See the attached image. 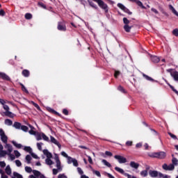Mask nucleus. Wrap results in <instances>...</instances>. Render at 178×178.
I'll return each instance as SVG.
<instances>
[{
  "mask_svg": "<svg viewBox=\"0 0 178 178\" xmlns=\"http://www.w3.org/2000/svg\"><path fill=\"white\" fill-rule=\"evenodd\" d=\"M150 158H159V159H165L166 153L165 152H155L152 155H149Z\"/></svg>",
  "mask_w": 178,
  "mask_h": 178,
  "instance_id": "f257e3e1",
  "label": "nucleus"
},
{
  "mask_svg": "<svg viewBox=\"0 0 178 178\" xmlns=\"http://www.w3.org/2000/svg\"><path fill=\"white\" fill-rule=\"evenodd\" d=\"M94 2L98 3L99 6L105 10L106 13H108V5L104 2L102 0H92Z\"/></svg>",
  "mask_w": 178,
  "mask_h": 178,
  "instance_id": "f03ea898",
  "label": "nucleus"
},
{
  "mask_svg": "<svg viewBox=\"0 0 178 178\" xmlns=\"http://www.w3.org/2000/svg\"><path fill=\"white\" fill-rule=\"evenodd\" d=\"M114 157L115 159H118L119 163H126L127 162V159L122 156L115 155Z\"/></svg>",
  "mask_w": 178,
  "mask_h": 178,
  "instance_id": "7ed1b4c3",
  "label": "nucleus"
},
{
  "mask_svg": "<svg viewBox=\"0 0 178 178\" xmlns=\"http://www.w3.org/2000/svg\"><path fill=\"white\" fill-rule=\"evenodd\" d=\"M55 161L56 163V168L58 170H62V167L60 166V160H59V156L57 154H55Z\"/></svg>",
  "mask_w": 178,
  "mask_h": 178,
  "instance_id": "20e7f679",
  "label": "nucleus"
},
{
  "mask_svg": "<svg viewBox=\"0 0 178 178\" xmlns=\"http://www.w3.org/2000/svg\"><path fill=\"white\" fill-rule=\"evenodd\" d=\"M50 140L51 143H53L56 145H58V148H61L62 145H60V143H59V142H58V140H56V139H55V138H54V136H50Z\"/></svg>",
  "mask_w": 178,
  "mask_h": 178,
  "instance_id": "39448f33",
  "label": "nucleus"
},
{
  "mask_svg": "<svg viewBox=\"0 0 178 178\" xmlns=\"http://www.w3.org/2000/svg\"><path fill=\"white\" fill-rule=\"evenodd\" d=\"M0 77L3 79V80H6L7 81H10V78L6 74L3 72H0Z\"/></svg>",
  "mask_w": 178,
  "mask_h": 178,
  "instance_id": "423d86ee",
  "label": "nucleus"
},
{
  "mask_svg": "<svg viewBox=\"0 0 178 178\" xmlns=\"http://www.w3.org/2000/svg\"><path fill=\"white\" fill-rule=\"evenodd\" d=\"M151 60L154 63H158L161 60V58L156 56H150Z\"/></svg>",
  "mask_w": 178,
  "mask_h": 178,
  "instance_id": "0eeeda50",
  "label": "nucleus"
},
{
  "mask_svg": "<svg viewBox=\"0 0 178 178\" xmlns=\"http://www.w3.org/2000/svg\"><path fill=\"white\" fill-rule=\"evenodd\" d=\"M149 175L151 176V177H158L159 172L156 170H150L149 171Z\"/></svg>",
  "mask_w": 178,
  "mask_h": 178,
  "instance_id": "6e6552de",
  "label": "nucleus"
},
{
  "mask_svg": "<svg viewBox=\"0 0 178 178\" xmlns=\"http://www.w3.org/2000/svg\"><path fill=\"white\" fill-rule=\"evenodd\" d=\"M129 165L131 168H133L134 169H138V168L140 167V164L134 161H131Z\"/></svg>",
  "mask_w": 178,
  "mask_h": 178,
  "instance_id": "1a4fd4ad",
  "label": "nucleus"
},
{
  "mask_svg": "<svg viewBox=\"0 0 178 178\" xmlns=\"http://www.w3.org/2000/svg\"><path fill=\"white\" fill-rule=\"evenodd\" d=\"M6 149H8L9 154H11L13 151V147H12V145L6 143L4 146Z\"/></svg>",
  "mask_w": 178,
  "mask_h": 178,
  "instance_id": "9d476101",
  "label": "nucleus"
},
{
  "mask_svg": "<svg viewBox=\"0 0 178 178\" xmlns=\"http://www.w3.org/2000/svg\"><path fill=\"white\" fill-rule=\"evenodd\" d=\"M43 154L46 155L47 159H49L52 158V154L51 152H48V149H44L43 150Z\"/></svg>",
  "mask_w": 178,
  "mask_h": 178,
  "instance_id": "9b49d317",
  "label": "nucleus"
},
{
  "mask_svg": "<svg viewBox=\"0 0 178 178\" xmlns=\"http://www.w3.org/2000/svg\"><path fill=\"white\" fill-rule=\"evenodd\" d=\"M171 76L173 77V79L175 81H178V72L177 71L171 72Z\"/></svg>",
  "mask_w": 178,
  "mask_h": 178,
  "instance_id": "f8f14e48",
  "label": "nucleus"
},
{
  "mask_svg": "<svg viewBox=\"0 0 178 178\" xmlns=\"http://www.w3.org/2000/svg\"><path fill=\"white\" fill-rule=\"evenodd\" d=\"M90 6H91V8H93L94 9H96L97 10H98L99 8L98 6H97V4H95V3H94L93 1H88Z\"/></svg>",
  "mask_w": 178,
  "mask_h": 178,
  "instance_id": "ddd939ff",
  "label": "nucleus"
},
{
  "mask_svg": "<svg viewBox=\"0 0 178 178\" xmlns=\"http://www.w3.org/2000/svg\"><path fill=\"white\" fill-rule=\"evenodd\" d=\"M3 113H4L5 116H8V118H15V114H13L10 111H6Z\"/></svg>",
  "mask_w": 178,
  "mask_h": 178,
  "instance_id": "4468645a",
  "label": "nucleus"
},
{
  "mask_svg": "<svg viewBox=\"0 0 178 178\" xmlns=\"http://www.w3.org/2000/svg\"><path fill=\"white\" fill-rule=\"evenodd\" d=\"M6 175H8V176H10L12 175V169H10V165H7L6 168Z\"/></svg>",
  "mask_w": 178,
  "mask_h": 178,
  "instance_id": "2eb2a0df",
  "label": "nucleus"
},
{
  "mask_svg": "<svg viewBox=\"0 0 178 178\" xmlns=\"http://www.w3.org/2000/svg\"><path fill=\"white\" fill-rule=\"evenodd\" d=\"M11 178H23V175L19 174L17 172H14L13 177H11Z\"/></svg>",
  "mask_w": 178,
  "mask_h": 178,
  "instance_id": "dca6fc26",
  "label": "nucleus"
},
{
  "mask_svg": "<svg viewBox=\"0 0 178 178\" xmlns=\"http://www.w3.org/2000/svg\"><path fill=\"white\" fill-rule=\"evenodd\" d=\"M13 127H15V129H21L22 124L20 122H14Z\"/></svg>",
  "mask_w": 178,
  "mask_h": 178,
  "instance_id": "f3484780",
  "label": "nucleus"
},
{
  "mask_svg": "<svg viewBox=\"0 0 178 178\" xmlns=\"http://www.w3.org/2000/svg\"><path fill=\"white\" fill-rule=\"evenodd\" d=\"M131 27H133V26H130L129 25H124V29L127 33H130V30H131Z\"/></svg>",
  "mask_w": 178,
  "mask_h": 178,
  "instance_id": "a211bd4d",
  "label": "nucleus"
},
{
  "mask_svg": "<svg viewBox=\"0 0 178 178\" xmlns=\"http://www.w3.org/2000/svg\"><path fill=\"white\" fill-rule=\"evenodd\" d=\"M58 29L62 31H66V26L61 25L60 22L58 23Z\"/></svg>",
  "mask_w": 178,
  "mask_h": 178,
  "instance_id": "6ab92c4d",
  "label": "nucleus"
},
{
  "mask_svg": "<svg viewBox=\"0 0 178 178\" xmlns=\"http://www.w3.org/2000/svg\"><path fill=\"white\" fill-rule=\"evenodd\" d=\"M1 141H3L4 144H6V143H8V136H6V135H3L2 136H1Z\"/></svg>",
  "mask_w": 178,
  "mask_h": 178,
  "instance_id": "aec40b11",
  "label": "nucleus"
},
{
  "mask_svg": "<svg viewBox=\"0 0 178 178\" xmlns=\"http://www.w3.org/2000/svg\"><path fill=\"white\" fill-rule=\"evenodd\" d=\"M22 74L25 77H29V76H30V72H29V70H24L22 71Z\"/></svg>",
  "mask_w": 178,
  "mask_h": 178,
  "instance_id": "412c9836",
  "label": "nucleus"
},
{
  "mask_svg": "<svg viewBox=\"0 0 178 178\" xmlns=\"http://www.w3.org/2000/svg\"><path fill=\"white\" fill-rule=\"evenodd\" d=\"M48 111H49V112H51V113H54V115H58V116H60V117L61 116V115L59 113L55 111V110H54L51 108H49Z\"/></svg>",
  "mask_w": 178,
  "mask_h": 178,
  "instance_id": "4be33fe9",
  "label": "nucleus"
},
{
  "mask_svg": "<svg viewBox=\"0 0 178 178\" xmlns=\"http://www.w3.org/2000/svg\"><path fill=\"white\" fill-rule=\"evenodd\" d=\"M45 162H46V164L49 165V166H51V165H54V161H52L51 159H46Z\"/></svg>",
  "mask_w": 178,
  "mask_h": 178,
  "instance_id": "5701e85b",
  "label": "nucleus"
},
{
  "mask_svg": "<svg viewBox=\"0 0 178 178\" xmlns=\"http://www.w3.org/2000/svg\"><path fill=\"white\" fill-rule=\"evenodd\" d=\"M12 143L13 144V145H15V147H16L17 148H22V147H23V145H22V144H19L17 143H16V141L13 140L12 142Z\"/></svg>",
  "mask_w": 178,
  "mask_h": 178,
  "instance_id": "b1692460",
  "label": "nucleus"
},
{
  "mask_svg": "<svg viewBox=\"0 0 178 178\" xmlns=\"http://www.w3.org/2000/svg\"><path fill=\"white\" fill-rule=\"evenodd\" d=\"M5 124H8V126H12V124H13V122H12V120H10V119H6Z\"/></svg>",
  "mask_w": 178,
  "mask_h": 178,
  "instance_id": "393cba45",
  "label": "nucleus"
},
{
  "mask_svg": "<svg viewBox=\"0 0 178 178\" xmlns=\"http://www.w3.org/2000/svg\"><path fill=\"white\" fill-rule=\"evenodd\" d=\"M33 173L36 177H39L41 175V172L38 170H33Z\"/></svg>",
  "mask_w": 178,
  "mask_h": 178,
  "instance_id": "a878e982",
  "label": "nucleus"
},
{
  "mask_svg": "<svg viewBox=\"0 0 178 178\" xmlns=\"http://www.w3.org/2000/svg\"><path fill=\"white\" fill-rule=\"evenodd\" d=\"M115 170H116L117 172H119V173H122V175L124 174V170H123V169H122L119 167H115Z\"/></svg>",
  "mask_w": 178,
  "mask_h": 178,
  "instance_id": "bb28decb",
  "label": "nucleus"
},
{
  "mask_svg": "<svg viewBox=\"0 0 178 178\" xmlns=\"http://www.w3.org/2000/svg\"><path fill=\"white\" fill-rule=\"evenodd\" d=\"M103 163L106 165L108 166V168H112V165H111V163H109V162H107L106 160L103 159L102 160Z\"/></svg>",
  "mask_w": 178,
  "mask_h": 178,
  "instance_id": "cd10ccee",
  "label": "nucleus"
},
{
  "mask_svg": "<svg viewBox=\"0 0 178 178\" xmlns=\"http://www.w3.org/2000/svg\"><path fill=\"white\" fill-rule=\"evenodd\" d=\"M31 156H30L29 154L26 156V161H27V163H31Z\"/></svg>",
  "mask_w": 178,
  "mask_h": 178,
  "instance_id": "c85d7f7f",
  "label": "nucleus"
},
{
  "mask_svg": "<svg viewBox=\"0 0 178 178\" xmlns=\"http://www.w3.org/2000/svg\"><path fill=\"white\" fill-rule=\"evenodd\" d=\"M7 154H8V152L6 151L1 150V152H0V158L6 156Z\"/></svg>",
  "mask_w": 178,
  "mask_h": 178,
  "instance_id": "c756f323",
  "label": "nucleus"
},
{
  "mask_svg": "<svg viewBox=\"0 0 178 178\" xmlns=\"http://www.w3.org/2000/svg\"><path fill=\"white\" fill-rule=\"evenodd\" d=\"M19 84H20V86L22 87V91H24V92H26V94H29V90H27V89L26 88L24 85H23V83H19Z\"/></svg>",
  "mask_w": 178,
  "mask_h": 178,
  "instance_id": "7c9ffc66",
  "label": "nucleus"
},
{
  "mask_svg": "<svg viewBox=\"0 0 178 178\" xmlns=\"http://www.w3.org/2000/svg\"><path fill=\"white\" fill-rule=\"evenodd\" d=\"M141 176H143V177H145L148 175V170H143L140 172Z\"/></svg>",
  "mask_w": 178,
  "mask_h": 178,
  "instance_id": "2f4dec72",
  "label": "nucleus"
},
{
  "mask_svg": "<svg viewBox=\"0 0 178 178\" xmlns=\"http://www.w3.org/2000/svg\"><path fill=\"white\" fill-rule=\"evenodd\" d=\"M24 149L26 152H29L30 154H31V152H32L31 147L26 146V147H24Z\"/></svg>",
  "mask_w": 178,
  "mask_h": 178,
  "instance_id": "473e14b6",
  "label": "nucleus"
},
{
  "mask_svg": "<svg viewBox=\"0 0 178 178\" xmlns=\"http://www.w3.org/2000/svg\"><path fill=\"white\" fill-rule=\"evenodd\" d=\"M33 17V15L31 13H26L25 15V19H26V20H30V19H31Z\"/></svg>",
  "mask_w": 178,
  "mask_h": 178,
  "instance_id": "72a5a7b5",
  "label": "nucleus"
},
{
  "mask_svg": "<svg viewBox=\"0 0 178 178\" xmlns=\"http://www.w3.org/2000/svg\"><path fill=\"white\" fill-rule=\"evenodd\" d=\"M167 84H168V86H169L170 88H171V90H172V91L174 92H175V94L177 93L178 91L176 89H175V87H173L172 85H170V83H169L168 82H167Z\"/></svg>",
  "mask_w": 178,
  "mask_h": 178,
  "instance_id": "f704fd0d",
  "label": "nucleus"
},
{
  "mask_svg": "<svg viewBox=\"0 0 178 178\" xmlns=\"http://www.w3.org/2000/svg\"><path fill=\"white\" fill-rule=\"evenodd\" d=\"M123 22H124V24H125V26H129V24L130 23V21L128 20L127 17L123 18Z\"/></svg>",
  "mask_w": 178,
  "mask_h": 178,
  "instance_id": "c9c22d12",
  "label": "nucleus"
},
{
  "mask_svg": "<svg viewBox=\"0 0 178 178\" xmlns=\"http://www.w3.org/2000/svg\"><path fill=\"white\" fill-rule=\"evenodd\" d=\"M118 8H121L122 10L124 11V9H126V6H124L123 4L118 3Z\"/></svg>",
  "mask_w": 178,
  "mask_h": 178,
  "instance_id": "e433bc0d",
  "label": "nucleus"
},
{
  "mask_svg": "<svg viewBox=\"0 0 178 178\" xmlns=\"http://www.w3.org/2000/svg\"><path fill=\"white\" fill-rule=\"evenodd\" d=\"M21 130L23 131H29V127H27L26 125H22L21 126Z\"/></svg>",
  "mask_w": 178,
  "mask_h": 178,
  "instance_id": "4c0bfd02",
  "label": "nucleus"
},
{
  "mask_svg": "<svg viewBox=\"0 0 178 178\" xmlns=\"http://www.w3.org/2000/svg\"><path fill=\"white\" fill-rule=\"evenodd\" d=\"M72 162L74 166H76V167L79 166V163L77 162V160L76 159H72Z\"/></svg>",
  "mask_w": 178,
  "mask_h": 178,
  "instance_id": "58836bf2",
  "label": "nucleus"
},
{
  "mask_svg": "<svg viewBox=\"0 0 178 178\" xmlns=\"http://www.w3.org/2000/svg\"><path fill=\"white\" fill-rule=\"evenodd\" d=\"M25 170L27 172V173H31L33 172V169L29 166L25 167Z\"/></svg>",
  "mask_w": 178,
  "mask_h": 178,
  "instance_id": "ea45409f",
  "label": "nucleus"
},
{
  "mask_svg": "<svg viewBox=\"0 0 178 178\" xmlns=\"http://www.w3.org/2000/svg\"><path fill=\"white\" fill-rule=\"evenodd\" d=\"M168 170H175V165L170 164L168 165Z\"/></svg>",
  "mask_w": 178,
  "mask_h": 178,
  "instance_id": "a19ab883",
  "label": "nucleus"
},
{
  "mask_svg": "<svg viewBox=\"0 0 178 178\" xmlns=\"http://www.w3.org/2000/svg\"><path fill=\"white\" fill-rule=\"evenodd\" d=\"M42 137L44 141H49V138L47 136L44 134H42Z\"/></svg>",
  "mask_w": 178,
  "mask_h": 178,
  "instance_id": "79ce46f5",
  "label": "nucleus"
},
{
  "mask_svg": "<svg viewBox=\"0 0 178 178\" xmlns=\"http://www.w3.org/2000/svg\"><path fill=\"white\" fill-rule=\"evenodd\" d=\"M173 35H175V37H178V29H175L172 31Z\"/></svg>",
  "mask_w": 178,
  "mask_h": 178,
  "instance_id": "37998d69",
  "label": "nucleus"
},
{
  "mask_svg": "<svg viewBox=\"0 0 178 178\" xmlns=\"http://www.w3.org/2000/svg\"><path fill=\"white\" fill-rule=\"evenodd\" d=\"M172 165H177L178 160H177V159L173 157V158H172Z\"/></svg>",
  "mask_w": 178,
  "mask_h": 178,
  "instance_id": "c03bdc74",
  "label": "nucleus"
},
{
  "mask_svg": "<svg viewBox=\"0 0 178 178\" xmlns=\"http://www.w3.org/2000/svg\"><path fill=\"white\" fill-rule=\"evenodd\" d=\"M168 134L169 136H170V137L172 138H173L174 140H177V136H176L175 134L170 133V132H168Z\"/></svg>",
  "mask_w": 178,
  "mask_h": 178,
  "instance_id": "a18cd8bd",
  "label": "nucleus"
},
{
  "mask_svg": "<svg viewBox=\"0 0 178 178\" xmlns=\"http://www.w3.org/2000/svg\"><path fill=\"white\" fill-rule=\"evenodd\" d=\"M93 173H95V175H96V176H98V177H101V172H99V171L93 170Z\"/></svg>",
  "mask_w": 178,
  "mask_h": 178,
  "instance_id": "49530a36",
  "label": "nucleus"
},
{
  "mask_svg": "<svg viewBox=\"0 0 178 178\" xmlns=\"http://www.w3.org/2000/svg\"><path fill=\"white\" fill-rule=\"evenodd\" d=\"M14 154H15V156L17 157V158H19V156H20V152H19V151H17V150H15L14 151Z\"/></svg>",
  "mask_w": 178,
  "mask_h": 178,
  "instance_id": "de8ad7c7",
  "label": "nucleus"
},
{
  "mask_svg": "<svg viewBox=\"0 0 178 178\" xmlns=\"http://www.w3.org/2000/svg\"><path fill=\"white\" fill-rule=\"evenodd\" d=\"M118 90L120 91H122V92H124V94H126V90H124V88H123V87H122V86H118Z\"/></svg>",
  "mask_w": 178,
  "mask_h": 178,
  "instance_id": "09e8293b",
  "label": "nucleus"
},
{
  "mask_svg": "<svg viewBox=\"0 0 178 178\" xmlns=\"http://www.w3.org/2000/svg\"><path fill=\"white\" fill-rule=\"evenodd\" d=\"M32 102V104H33V105L34 106V107L35 108H38V111H40V106H38V104H37L36 103H35L34 102Z\"/></svg>",
  "mask_w": 178,
  "mask_h": 178,
  "instance_id": "8fccbe9b",
  "label": "nucleus"
},
{
  "mask_svg": "<svg viewBox=\"0 0 178 178\" xmlns=\"http://www.w3.org/2000/svg\"><path fill=\"white\" fill-rule=\"evenodd\" d=\"M41 145H42V143H37V147L39 151H42V147H41Z\"/></svg>",
  "mask_w": 178,
  "mask_h": 178,
  "instance_id": "3c124183",
  "label": "nucleus"
},
{
  "mask_svg": "<svg viewBox=\"0 0 178 178\" xmlns=\"http://www.w3.org/2000/svg\"><path fill=\"white\" fill-rule=\"evenodd\" d=\"M38 5H39V6H41V8H43L44 9H47V6L44 5L42 2H38Z\"/></svg>",
  "mask_w": 178,
  "mask_h": 178,
  "instance_id": "603ef678",
  "label": "nucleus"
},
{
  "mask_svg": "<svg viewBox=\"0 0 178 178\" xmlns=\"http://www.w3.org/2000/svg\"><path fill=\"white\" fill-rule=\"evenodd\" d=\"M15 163H16L17 166H18V167L22 166V162H20V160H16Z\"/></svg>",
  "mask_w": 178,
  "mask_h": 178,
  "instance_id": "864d4df0",
  "label": "nucleus"
},
{
  "mask_svg": "<svg viewBox=\"0 0 178 178\" xmlns=\"http://www.w3.org/2000/svg\"><path fill=\"white\" fill-rule=\"evenodd\" d=\"M0 166L1 168H5V166H6L5 161H0Z\"/></svg>",
  "mask_w": 178,
  "mask_h": 178,
  "instance_id": "5fc2aeb1",
  "label": "nucleus"
},
{
  "mask_svg": "<svg viewBox=\"0 0 178 178\" xmlns=\"http://www.w3.org/2000/svg\"><path fill=\"white\" fill-rule=\"evenodd\" d=\"M124 12H125V13H128V15H131V12H130V10L125 7V9L124 10Z\"/></svg>",
  "mask_w": 178,
  "mask_h": 178,
  "instance_id": "6e6d98bb",
  "label": "nucleus"
},
{
  "mask_svg": "<svg viewBox=\"0 0 178 178\" xmlns=\"http://www.w3.org/2000/svg\"><path fill=\"white\" fill-rule=\"evenodd\" d=\"M88 156V159L89 163H90V165H92V163H94L92 162V159H91V156Z\"/></svg>",
  "mask_w": 178,
  "mask_h": 178,
  "instance_id": "4d7b16f0",
  "label": "nucleus"
},
{
  "mask_svg": "<svg viewBox=\"0 0 178 178\" xmlns=\"http://www.w3.org/2000/svg\"><path fill=\"white\" fill-rule=\"evenodd\" d=\"M126 145H127L128 147H131L133 145V142L132 141H127L126 143Z\"/></svg>",
  "mask_w": 178,
  "mask_h": 178,
  "instance_id": "13d9d810",
  "label": "nucleus"
},
{
  "mask_svg": "<svg viewBox=\"0 0 178 178\" xmlns=\"http://www.w3.org/2000/svg\"><path fill=\"white\" fill-rule=\"evenodd\" d=\"M119 74H120V71H115V79H118V76H119Z\"/></svg>",
  "mask_w": 178,
  "mask_h": 178,
  "instance_id": "bf43d9fd",
  "label": "nucleus"
},
{
  "mask_svg": "<svg viewBox=\"0 0 178 178\" xmlns=\"http://www.w3.org/2000/svg\"><path fill=\"white\" fill-rule=\"evenodd\" d=\"M29 134H32L33 136H35L37 134V132H35L34 130L31 129L29 131Z\"/></svg>",
  "mask_w": 178,
  "mask_h": 178,
  "instance_id": "052dcab7",
  "label": "nucleus"
},
{
  "mask_svg": "<svg viewBox=\"0 0 178 178\" xmlns=\"http://www.w3.org/2000/svg\"><path fill=\"white\" fill-rule=\"evenodd\" d=\"M106 155H107V156H112L113 154H112V152L106 151L105 152Z\"/></svg>",
  "mask_w": 178,
  "mask_h": 178,
  "instance_id": "680f3d73",
  "label": "nucleus"
},
{
  "mask_svg": "<svg viewBox=\"0 0 178 178\" xmlns=\"http://www.w3.org/2000/svg\"><path fill=\"white\" fill-rule=\"evenodd\" d=\"M3 109H5L6 112L9 111V106L8 105H3Z\"/></svg>",
  "mask_w": 178,
  "mask_h": 178,
  "instance_id": "e2e57ef3",
  "label": "nucleus"
},
{
  "mask_svg": "<svg viewBox=\"0 0 178 178\" xmlns=\"http://www.w3.org/2000/svg\"><path fill=\"white\" fill-rule=\"evenodd\" d=\"M77 170H78L79 175H83L84 172H83V170H81V168H78Z\"/></svg>",
  "mask_w": 178,
  "mask_h": 178,
  "instance_id": "0e129e2a",
  "label": "nucleus"
},
{
  "mask_svg": "<svg viewBox=\"0 0 178 178\" xmlns=\"http://www.w3.org/2000/svg\"><path fill=\"white\" fill-rule=\"evenodd\" d=\"M163 169H164V170H168V164L164 163L162 166Z\"/></svg>",
  "mask_w": 178,
  "mask_h": 178,
  "instance_id": "69168bd1",
  "label": "nucleus"
},
{
  "mask_svg": "<svg viewBox=\"0 0 178 178\" xmlns=\"http://www.w3.org/2000/svg\"><path fill=\"white\" fill-rule=\"evenodd\" d=\"M58 178H67V177H66L64 174H63V175H59Z\"/></svg>",
  "mask_w": 178,
  "mask_h": 178,
  "instance_id": "338daca9",
  "label": "nucleus"
},
{
  "mask_svg": "<svg viewBox=\"0 0 178 178\" xmlns=\"http://www.w3.org/2000/svg\"><path fill=\"white\" fill-rule=\"evenodd\" d=\"M67 160H68V163H72V159H73L72 157L69 156L67 157Z\"/></svg>",
  "mask_w": 178,
  "mask_h": 178,
  "instance_id": "774afa93",
  "label": "nucleus"
}]
</instances>
